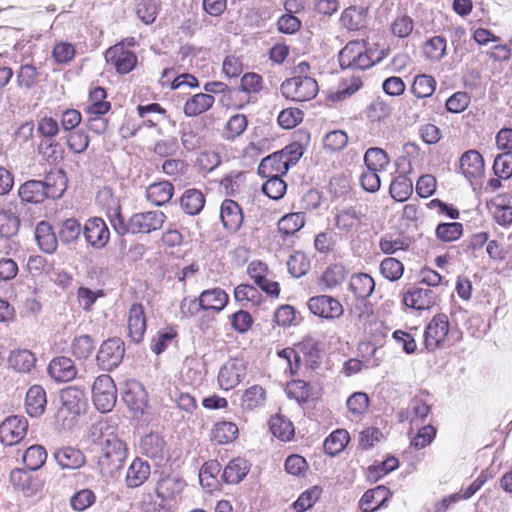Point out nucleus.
<instances>
[{
    "instance_id": "1",
    "label": "nucleus",
    "mask_w": 512,
    "mask_h": 512,
    "mask_svg": "<svg viewBox=\"0 0 512 512\" xmlns=\"http://www.w3.org/2000/svg\"><path fill=\"white\" fill-rule=\"evenodd\" d=\"M280 90L285 98L304 102L313 99L319 88L312 77H292L281 84Z\"/></svg>"
},
{
    "instance_id": "2",
    "label": "nucleus",
    "mask_w": 512,
    "mask_h": 512,
    "mask_svg": "<svg viewBox=\"0 0 512 512\" xmlns=\"http://www.w3.org/2000/svg\"><path fill=\"white\" fill-rule=\"evenodd\" d=\"M92 399L97 410L105 413L112 410L117 400V389L113 379L102 374L98 376L92 386Z\"/></svg>"
},
{
    "instance_id": "3",
    "label": "nucleus",
    "mask_w": 512,
    "mask_h": 512,
    "mask_svg": "<svg viewBox=\"0 0 512 512\" xmlns=\"http://www.w3.org/2000/svg\"><path fill=\"white\" fill-rule=\"evenodd\" d=\"M166 215L160 210L133 214L129 219V232L132 234H149L159 230L166 221Z\"/></svg>"
},
{
    "instance_id": "4",
    "label": "nucleus",
    "mask_w": 512,
    "mask_h": 512,
    "mask_svg": "<svg viewBox=\"0 0 512 512\" xmlns=\"http://www.w3.org/2000/svg\"><path fill=\"white\" fill-rule=\"evenodd\" d=\"M449 332V320L446 314L435 315L424 332V344L428 351L433 352L442 346Z\"/></svg>"
},
{
    "instance_id": "5",
    "label": "nucleus",
    "mask_w": 512,
    "mask_h": 512,
    "mask_svg": "<svg viewBox=\"0 0 512 512\" xmlns=\"http://www.w3.org/2000/svg\"><path fill=\"white\" fill-rule=\"evenodd\" d=\"M246 376V364L242 359L232 358L225 362L218 372V385L223 390L236 387Z\"/></svg>"
},
{
    "instance_id": "6",
    "label": "nucleus",
    "mask_w": 512,
    "mask_h": 512,
    "mask_svg": "<svg viewBox=\"0 0 512 512\" xmlns=\"http://www.w3.org/2000/svg\"><path fill=\"white\" fill-rule=\"evenodd\" d=\"M124 343L119 338H110L102 343L97 353V362L105 370L116 368L124 357Z\"/></svg>"
},
{
    "instance_id": "7",
    "label": "nucleus",
    "mask_w": 512,
    "mask_h": 512,
    "mask_svg": "<svg viewBox=\"0 0 512 512\" xmlns=\"http://www.w3.org/2000/svg\"><path fill=\"white\" fill-rule=\"evenodd\" d=\"M93 434L100 433L98 438L101 445V454L118 455V457L126 458L127 449L124 442L118 438L106 422H98L93 427Z\"/></svg>"
},
{
    "instance_id": "8",
    "label": "nucleus",
    "mask_w": 512,
    "mask_h": 512,
    "mask_svg": "<svg viewBox=\"0 0 512 512\" xmlns=\"http://www.w3.org/2000/svg\"><path fill=\"white\" fill-rule=\"evenodd\" d=\"M27 429L28 421L25 417H7L0 424V441L7 446L15 445L24 438Z\"/></svg>"
},
{
    "instance_id": "9",
    "label": "nucleus",
    "mask_w": 512,
    "mask_h": 512,
    "mask_svg": "<svg viewBox=\"0 0 512 512\" xmlns=\"http://www.w3.org/2000/svg\"><path fill=\"white\" fill-rule=\"evenodd\" d=\"M308 309L316 316L335 319L343 315L342 304L335 298L328 295L311 297L307 302Z\"/></svg>"
},
{
    "instance_id": "10",
    "label": "nucleus",
    "mask_w": 512,
    "mask_h": 512,
    "mask_svg": "<svg viewBox=\"0 0 512 512\" xmlns=\"http://www.w3.org/2000/svg\"><path fill=\"white\" fill-rule=\"evenodd\" d=\"M105 59L120 74L129 73L137 63L136 55L125 48L124 42L110 47L105 53Z\"/></svg>"
},
{
    "instance_id": "11",
    "label": "nucleus",
    "mask_w": 512,
    "mask_h": 512,
    "mask_svg": "<svg viewBox=\"0 0 512 512\" xmlns=\"http://www.w3.org/2000/svg\"><path fill=\"white\" fill-rule=\"evenodd\" d=\"M438 300V294L431 288H413L407 291L403 297V303L407 307L416 310H426L433 307Z\"/></svg>"
},
{
    "instance_id": "12",
    "label": "nucleus",
    "mask_w": 512,
    "mask_h": 512,
    "mask_svg": "<svg viewBox=\"0 0 512 512\" xmlns=\"http://www.w3.org/2000/svg\"><path fill=\"white\" fill-rule=\"evenodd\" d=\"M83 233L87 242L95 248L104 247L110 238L108 226L103 219L98 217L91 218L86 222Z\"/></svg>"
},
{
    "instance_id": "13",
    "label": "nucleus",
    "mask_w": 512,
    "mask_h": 512,
    "mask_svg": "<svg viewBox=\"0 0 512 512\" xmlns=\"http://www.w3.org/2000/svg\"><path fill=\"white\" fill-rule=\"evenodd\" d=\"M53 458L63 470L80 469L86 463V457L83 452L72 446L57 448L53 452Z\"/></svg>"
},
{
    "instance_id": "14",
    "label": "nucleus",
    "mask_w": 512,
    "mask_h": 512,
    "mask_svg": "<svg viewBox=\"0 0 512 512\" xmlns=\"http://www.w3.org/2000/svg\"><path fill=\"white\" fill-rule=\"evenodd\" d=\"M137 113L143 121V125L149 128L158 126L162 121H167L173 127L176 121L173 120L167 111L158 103H150L147 105H138Z\"/></svg>"
},
{
    "instance_id": "15",
    "label": "nucleus",
    "mask_w": 512,
    "mask_h": 512,
    "mask_svg": "<svg viewBox=\"0 0 512 512\" xmlns=\"http://www.w3.org/2000/svg\"><path fill=\"white\" fill-rule=\"evenodd\" d=\"M62 406L60 411H67L73 415H79L86 408V397L83 390L69 386L61 391Z\"/></svg>"
},
{
    "instance_id": "16",
    "label": "nucleus",
    "mask_w": 512,
    "mask_h": 512,
    "mask_svg": "<svg viewBox=\"0 0 512 512\" xmlns=\"http://www.w3.org/2000/svg\"><path fill=\"white\" fill-rule=\"evenodd\" d=\"M128 335L135 343H139L146 331V317L141 304L134 303L128 313Z\"/></svg>"
},
{
    "instance_id": "17",
    "label": "nucleus",
    "mask_w": 512,
    "mask_h": 512,
    "mask_svg": "<svg viewBox=\"0 0 512 512\" xmlns=\"http://www.w3.org/2000/svg\"><path fill=\"white\" fill-rule=\"evenodd\" d=\"M220 218L225 229L237 232L243 223L242 209L234 200L226 199L221 204Z\"/></svg>"
},
{
    "instance_id": "18",
    "label": "nucleus",
    "mask_w": 512,
    "mask_h": 512,
    "mask_svg": "<svg viewBox=\"0 0 512 512\" xmlns=\"http://www.w3.org/2000/svg\"><path fill=\"white\" fill-rule=\"evenodd\" d=\"M460 169L467 179H476L484 173V160L476 150L466 151L460 158Z\"/></svg>"
},
{
    "instance_id": "19",
    "label": "nucleus",
    "mask_w": 512,
    "mask_h": 512,
    "mask_svg": "<svg viewBox=\"0 0 512 512\" xmlns=\"http://www.w3.org/2000/svg\"><path fill=\"white\" fill-rule=\"evenodd\" d=\"M390 491L384 486H378L366 491L359 501L362 512H374L385 505L389 499Z\"/></svg>"
},
{
    "instance_id": "20",
    "label": "nucleus",
    "mask_w": 512,
    "mask_h": 512,
    "mask_svg": "<svg viewBox=\"0 0 512 512\" xmlns=\"http://www.w3.org/2000/svg\"><path fill=\"white\" fill-rule=\"evenodd\" d=\"M48 372L58 382L70 381L77 374L73 361L67 357L54 358L49 364Z\"/></svg>"
},
{
    "instance_id": "21",
    "label": "nucleus",
    "mask_w": 512,
    "mask_h": 512,
    "mask_svg": "<svg viewBox=\"0 0 512 512\" xmlns=\"http://www.w3.org/2000/svg\"><path fill=\"white\" fill-rule=\"evenodd\" d=\"M47 404L46 392L40 385H34L26 393L25 407L31 417H38L45 411Z\"/></svg>"
},
{
    "instance_id": "22",
    "label": "nucleus",
    "mask_w": 512,
    "mask_h": 512,
    "mask_svg": "<svg viewBox=\"0 0 512 512\" xmlns=\"http://www.w3.org/2000/svg\"><path fill=\"white\" fill-rule=\"evenodd\" d=\"M288 170V164L285 163L279 152L263 158L258 166V174L262 177H280L286 174Z\"/></svg>"
},
{
    "instance_id": "23",
    "label": "nucleus",
    "mask_w": 512,
    "mask_h": 512,
    "mask_svg": "<svg viewBox=\"0 0 512 512\" xmlns=\"http://www.w3.org/2000/svg\"><path fill=\"white\" fill-rule=\"evenodd\" d=\"M215 98L208 93H198L189 97L183 107L187 117H196L208 111L214 104Z\"/></svg>"
},
{
    "instance_id": "24",
    "label": "nucleus",
    "mask_w": 512,
    "mask_h": 512,
    "mask_svg": "<svg viewBox=\"0 0 512 512\" xmlns=\"http://www.w3.org/2000/svg\"><path fill=\"white\" fill-rule=\"evenodd\" d=\"M363 216L361 208L356 206L341 209L335 215V226L342 231H351L361 224Z\"/></svg>"
},
{
    "instance_id": "25",
    "label": "nucleus",
    "mask_w": 512,
    "mask_h": 512,
    "mask_svg": "<svg viewBox=\"0 0 512 512\" xmlns=\"http://www.w3.org/2000/svg\"><path fill=\"white\" fill-rule=\"evenodd\" d=\"M150 475V465L148 462L135 458L126 473V485L129 488H136L145 483Z\"/></svg>"
},
{
    "instance_id": "26",
    "label": "nucleus",
    "mask_w": 512,
    "mask_h": 512,
    "mask_svg": "<svg viewBox=\"0 0 512 512\" xmlns=\"http://www.w3.org/2000/svg\"><path fill=\"white\" fill-rule=\"evenodd\" d=\"M42 184L45 185L44 192L46 194V198L58 199L66 190V174L62 170L51 171L46 175Z\"/></svg>"
},
{
    "instance_id": "27",
    "label": "nucleus",
    "mask_w": 512,
    "mask_h": 512,
    "mask_svg": "<svg viewBox=\"0 0 512 512\" xmlns=\"http://www.w3.org/2000/svg\"><path fill=\"white\" fill-rule=\"evenodd\" d=\"M106 91L102 87H96L89 93V98L85 106L87 115H105L111 108V104L106 99Z\"/></svg>"
},
{
    "instance_id": "28",
    "label": "nucleus",
    "mask_w": 512,
    "mask_h": 512,
    "mask_svg": "<svg viewBox=\"0 0 512 512\" xmlns=\"http://www.w3.org/2000/svg\"><path fill=\"white\" fill-rule=\"evenodd\" d=\"M205 377L206 368L204 363L195 359L186 360L182 372L184 383L197 388L203 383Z\"/></svg>"
},
{
    "instance_id": "29",
    "label": "nucleus",
    "mask_w": 512,
    "mask_h": 512,
    "mask_svg": "<svg viewBox=\"0 0 512 512\" xmlns=\"http://www.w3.org/2000/svg\"><path fill=\"white\" fill-rule=\"evenodd\" d=\"M185 487V482L174 476L162 478L156 487V494L163 501L174 499Z\"/></svg>"
},
{
    "instance_id": "30",
    "label": "nucleus",
    "mask_w": 512,
    "mask_h": 512,
    "mask_svg": "<svg viewBox=\"0 0 512 512\" xmlns=\"http://www.w3.org/2000/svg\"><path fill=\"white\" fill-rule=\"evenodd\" d=\"M228 299V295L220 288L205 290L200 294L202 310H214L219 312L225 308Z\"/></svg>"
},
{
    "instance_id": "31",
    "label": "nucleus",
    "mask_w": 512,
    "mask_h": 512,
    "mask_svg": "<svg viewBox=\"0 0 512 512\" xmlns=\"http://www.w3.org/2000/svg\"><path fill=\"white\" fill-rule=\"evenodd\" d=\"M35 238L40 249L45 253H53L57 248V237L51 225L47 222H40L35 229Z\"/></svg>"
},
{
    "instance_id": "32",
    "label": "nucleus",
    "mask_w": 512,
    "mask_h": 512,
    "mask_svg": "<svg viewBox=\"0 0 512 512\" xmlns=\"http://www.w3.org/2000/svg\"><path fill=\"white\" fill-rule=\"evenodd\" d=\"M173 192V185L168 181H162L151 184L147 188L146 197L152 204L161 206L170 201Z\"/></svg>"
},
{
    "instance_id": "33",
    "label": "nucleus",
    "mask_w": 512,
    "mask_h": 512,
    "mask_svg": "<svg viewBox=\"0 0 512 512\" xmlns=\"http://www.w3.org/2000/svg\"><path fill=\"white\" fill-rule=\"evenodd\" d=\"M204 205L205 197L203 193L194 188L186 190L180 199V206L188 215L194 216L199 214L204 208Z\"/></svg>"
},
{
    "instance_id": "34",
    "label": "nucleus",
    "mask_w": 512,
    "mask_h": 512,
    "mask_svg": "<svg viewBox=\"0 0 512 512\" xmlns=\"http://www.w3.org/2000/svg\"><path fill=\"white\" fill-rule=\"evenodd\" d=\"M249 468V464L246 460L236 458L226 465L221 477L226 483L237 484L247 475Z\"/></svg>"
},
{
    "instance_id": "35",
    "label": "nucleus",
    "mask_w": 512,
    "mask_h": 512,
    "mask_svg": "<svg viewBox=\"0 0 512 512\" xmlns=\"http://www.w3.org/2000/svg\"><path fill=\"white\" fill-rule=\"evenodd\" d=\"M349 289L357 298L369 297L375 289L373 278L366 273L354 274L349 283Z\"/></svg>"
},
{
    "instance_id": "36",
    "label": "nucleus",
    "mask_w": 512,
    "mask_h": 512,
    "mask_svg": "<svg viewBox=\"0 0 512 512\" xmlns=\"http://www.w3.org/2000/svg\"><path fill=\"white\" fill-rule=\"evenodd\" d=\"M366 9L363 7L350 6L346 8L340 17V23L348 30L356 31L364 27Z\"/></svg>"
},
{
    "instance_id": "37",
    "label": "nucleus",
    "mask_w": 512,
    "mask_h": 512,
    "mask_svg": "<svg viewBox=\"0 0 512 512\" xmlns=\"http://www.w3.org/2000/svg\"><path fill=\"white\" fill-rule=\"evenodd\" d=\"M44 190L45 185L42 184V181L30 180L21 185L19 196L24 202L41 203L46 199Z\"/></svg>"
},
{
    "instance_id": "38",
    "label": "nucleus",
    "mask_w": 512,
    "mask_h": 512,
    "mask_svg": "<svg viewBox=\"0 0 512 512\" xmlns=\"http://www.w3.org/2000/svg\"><path fill=\"white\" fill-rule=\"evenodd\" d=\"M125 459L118 457V455L101 454L97 462L99 474L105 480L114 477L122 468Z\"/></svg>"
},
{
    "instance_id": "39",
    "label": "nucleus",
    "mask_w": 512,
    "mask_h": 512,
    "mask_svg": "<svg viewBox=\"0 0 512 512\" xmlns=\"http://www.w3.org/2000/svg\"><path fill=\"white\" fill-rule=\"evenodd\" d=\"M35 357L32 352L26 349L12 351L8 357L11 368L18 372H29L35 365Z\"/></svg>"
},
{
    "instance_id": "40",
    "label": "nucleus",
    "mask_w": 512,
    "mask_h": 512,
    "mask_svg": "<svg viewBox=\"0 0 512 512\" xmlns=\"http://www.w3.org/2000/svg\"><path fill=\"white\" fill-rule=\"evenodd\" d=\"M412 192V180L404 174L397 176L389 187L391 197L398 202L406 201L412 195Z\"/></svg>"
},
{
    "instance_id": "41",
    "label": "nucleus",
    "mask_w": 512,
    "mask_h": 512,
    "mask_svg": "<svg viewBox=\"0 0 512 512\" xmlns=\"http://www.w3.org/2000/svg\"><path fill=\"white\" fill-rule=\"evenodd\" d=\"M238 435V427L236 424L228 421L216 423L211 431L212 439L218 444L231 443Z\"/></svg>"
},
{
    "instance_id": "42",
    "label": "nucleus",
    "mask_w": 512,
    "mask_h": 512,
    "mask_svg": "<svg viewBox=\"0 0 512 512\" xmlns=\"http://www.w3.org/2000/svg\"><path fill=\"white\" fill-rule=\"evenodd\" d=\"M165 442L158 434L150 433L142 437L141 451L150 458H161L164 452Z\"/></svg>"
},
{
    "instance_id": "43",
    "label": "nucleus",
    "mask_w": 512,
    "mask_h": 512,
    "mask_svg": "<svg viewBox=\"0 0 512 512\" xmlns=\"http://www.w3.org/2000/svg\"><path fill=\"white\" fill-rule=\"evenodd\" d=\"M349 433L344 429L332 432L324 441V450L329 455H337L344 450L349 443Z\"/></svg>"
},
{
    "instance_id": "44",
    "label": "nucleus",
    "mask_w": 512,
    "mask_h": 512,
    "mask_svg": "<svg viewBox=\"0 0 512 512\" xmlns=\"http://www.w3.org/2000/svg\"><path fill=\"white\" fill-rule=\"evenodd\" d=\"M269 424L272 434L282 441H289L294 435V426L292 422L282 415L273 416L270 419Z\"/></svg>"
},
{
    "instance_id": "45",
    "label": "nucleus",
    "mask_w": 512,
    "mask_h": 512,
    "mask_svg": "<svg viewBox=\"0 0 512 512\" xmlns=\"http://www.w3.org/2000/svg\"><path fill=\"white\" fill-rule=\"evenodd\" d=\"M234 298L243 306L250 304L251 306H259L262 302V296L259 291L252 285L240 284L234 290Z\"/></svg>"
},
{
    "instance_id": "46",
    "label": "nucleus",
    "mask_w": 512,
    "mask_h": 512,
    "mask_svg": "<svg viewBox=\"0 0 512 512\" xmlns=\"http://www.w3.org/2000/svg\"><path fill=\"white\" fill-rule=\"evenodd\" d=\"M366 168L376 171H382L387 168L390 159L386 152L377 147L369 148L364 155Z\"/></svg>"
},
{
    "instance_id": "47",
    "label": "nucleus",
    "mask_w": 512,
    "mask_h": 512,
    "mask_svg": "<svg viewBox=\"0 0 512 512\" xmlns=\"http://www.w3.org/2000/svg\"><path fill=\"white\" fill-rule=\"evenodd\" d=\"M265 390L259 385H253L246 389L241 397V407L245 410H253L265 402Z\"/></svg>"
},
{
    "instance_id": "48",
    "label": "nucleus",
    "mask_w": 512,
    "mask_h": 512,
    "mask_svg": "<svg viewBox=\"0 0 512 512\" xmlns=\"http://www.w3.org/2000/svg\"><path fill=\"white\" fill-rule=\"evenodd\" d=\"M436 88V80L434 77L426 74L417 75L411 86L412 93L417 98L430 97Z\"/></svg>"
},
{
    "instance_id": "49",
    "label": "nucleus",
    "mask_w": 512,
    "mask_h": 512,
    "mask_svg": "<svg viewBox=\"0 0 512 512\" xmlns=\"http://www.w3.org/2000/svg\"><path fill=\"white\" fill-rule=\"evenodd\" d=\"M47 459V452L41 445H32L25 451L23 462L29 470L40 469Z\"/></svg>"
},
{
    "instance_id": "50",
    "label": "nucleus",
    "mask_w": 512,
    "mask_h": 512,
    "mask_svg": "<svg viewBox=\"0 0 512 512\" xmlns=\"http://www.w3.org/2000/svg\"><path fill=\"white\" fill-rule=\"evenodd\" d=\"M347 271L344 266L335 264L328 267L321 277V283L326 289H333L341 285L346 278Z\"/></svg>"
},
{
    "instance_id": "51",
    "label": "nucleus",
    "mask_w": 512,
    "mask_h": 512,
    "mask_svg": "<svg viewBox=\"0 0 512 512\" xmlns=\"http://www.w3.org/2000/svg\"><path fill=\"white\" fill-rule=\"evenodd\" d=\"M363 46L359 42L348 43L339 53V63L343 69H353L358 54L363 51Z\"/></svg>"
},
{
    "instance_id": "52",
    "label": "nucleus",
    "mask_w": 512,
    "mask_h": 512,
    "mask_svg": "<svg viewBox=\"0 0 512 512\" xmlns=\"http://www.w3.org/2000/svg\"><path fill=\"white\" fill-rule=\"evenodd\" d=\"M436 237L442 242H452L460 238L463 226L459 222L441 223L436 228Z\"/></svg>"
},
{
    "instance_id": "53",
    "label": "nucleus",
    "mask_w": 512,
    "mask_h": 512,
    "mask_svg": "<svg viewBox=\"0 0 512 512\" xmlns=\"http://www.w3.org/2000/svg\"><path fill=\"white\" fill-rule=\"evenodd\" d=\"M322 488L313 486L300 494L298 499L293 503V507L298 512H304L310 509L320 498Z\"/></svg>"
},
{
    "instance_id": "54",
    "label": "nucleus",
    "mask_w": 512,
    "mask_h": 512,
    "mask_svg": "<svg viewBox=\"0 0 512 512\" xmlns=\"http://www.w3.org/2000/svg\"><path fill=\"white\" fill-rule=\"evenodd\" d=\"M305 224V216L303 213H290L283 216L278 225L279 230L286 234L292 235L299 231Z\"/></svg>"
},
{
    "instance_id": "55",
    "label": "nucleus",
    "mask_w": 512,
    "mask_h": 512,
    "mask_svg": "<svg viewBox=\"0 0 512 512\" xmlns=\"http://www.w3.org/2000/svg\"><path fill=\"white\" fill-rule=\"evenodd\" d=\"M380 272L386 279L396 281L402 277L404 265L396 258L387 257L380 264Z\"/></svg>"
},
{
    "instance_id": "56",
    "label": "nucleus",
    "mask_w": 512,
    "mask_h": 512,
    "mask_svg": "<svg viewBox=\"0 0 512 512\" xmlns=\"http://www.w3.org/2000/svg\"><path fill=\"white\" fill-rule=\"evenodd\" d=\"M19 228L18 217L8 210H0V236L9 238L14 236Z\"/></svg>"
},
{
    "instance_id": "57",
    "label": "nucleus",
    "mask_w": 512,
    "mask_h": 512,
    "mask_svg": "<svg viewBox=\"0 0 512 512\" xmlns=\"http://www.w3.org/2000/svg\"><path fill=\"white\" fill-rule=\"evenodd\" d=\"M413 29V19L408 15L397 16L390 24L391 33L398 38L408 37Z\"/></svg>"
},
{
    "instance_id": "58",
    "label": "nucleus",
    "mask_w": 512,
    "mask_h": 512,
    "mask_svg": "<svg viewBox=\"0 0 512 512\" xmlns=\"http://www.w3.org/2000/svg\"><path fill=\"white\" fill-rule=\"evenodd\" d=\"M426 56L433 61H440L446 55V39L442 36H434L426 42Z\"/></svg>"
},
{
    "instance_id": "59",
    "label": "nucleus",
    "mask_w": 512,
    "mask_h": 512,
    "mask_svg": "<svg viewBox=\"0 0 512 512\" xmlns=\"http://www.w3.org/2000/svg\"><path fill=\"white\" fill-rule=\"evenodd\" d=\"M81 231L80 223L76 219L70 218L62 223L59 238L63 243L69 244L79 238Z\"/></svg>"
},
{
    "instance_id": "60",
    "label": "nucleus",
    "mask_w": 512,
    "mask_h": 512,
    "mask_svg": "<svg viewBox=\"0 0 512 512\" xmlns=\"http://www.w3.org/2000/svg\"><path fill=\"white\" fill-rule=\"evenodd\" d=\"M348 143V136L342 130H334L327 133L323 139L326 150L336 152L344 149Z\"/></svg>"
},
{
    "instance_id": "61",
    "label": "nucleus",
    "mask_w": 512,
    "mask_h": 512,
    "mask_svg": "<svg viewBox=\"0 0 512 512\" xmlns=\"http://www.w3.org/2000/svg\"><path fill=\"white\" fill-rule=\"evenodd\" d=\"M247 118L243 114H235L231 116L225 127V137L227 139H234L240 136L247 128Z\"/></svg>"
},
{
    "instance_id": "62",
    "label": "nucleus",
    "mask_w": 512,
    "mask_h": 512,
    "mask_svg": "<svg viewBox=\"0 0 512 512\" xmlns=\"http://www.w3.org/2000/svg\"><path fill=\"white\" fill-rule=\"evenodd\" d=\"M93 350L94 342L89 335L78 336L72 342V353L79 359L88 358Z\"/></svg>"
},
{
    "instance_id": "63",
    "label": "nucleus",
    "mask_w": 512,
    "mask_h": 512,
    "mask_svg": "<svg viewBox=\"0 0 512 512\" xmlns=\"http://www.w3.org/2000/svg\"><path fill=\"white\" fill-rule=\"evenodd\" d=\"M266 178L267 181L262 185V191L271 199L282 198L287 188L286 183L278 176Z\"/></svg>"
},
{
    "instance_id": "64",
    "label": "nucleus",
    "mask_w": 512,
    "mask_h": 512,
    "mask_svg": "<svg viewBox=\"0 0 512 512\" xmlns=\"http://www.w3.org/2000/svg\"><path fill=\"white\" fill-rule=\"evenodd\" d=\"M493 171L499 178H510L512 176V153H502L496 156Z\"/></svg>"
}]
</instances>
